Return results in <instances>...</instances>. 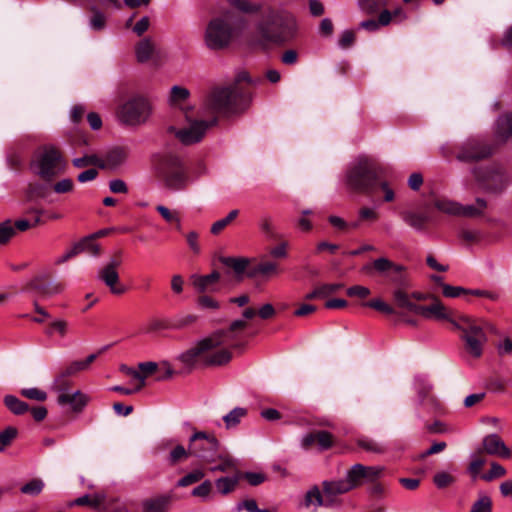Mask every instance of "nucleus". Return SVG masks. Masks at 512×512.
<instances>
[{"instance_id": "obj_1", "label": "nucleus", "mask_w": 512, "mask_h": 512, "mask_svg": "<svg viewBox=\"0 0 512 512\" xmlns=\"http://www.w3.org/2000/svg\"><path fill=\"white\" fill-rule=\"evenodd\" d=\"M247 327L242 319L234 320L227 330H218L198 341L195 346L178 356V360L187 368L222 366L230 362L232 354L229 348H240V333Z\"/></svg>"}, {"instance_id": "obj_2", "label": "nucleus", "mask_w": 512, "mask_h": 512, "mask_svg": "<svg viewBox=\"0 0 512 512\" xmlns=\"http://www.w3.org/2000/svg\"><path fill=\"white\" fill-rule=\"evenodd\" d=\"M258 33L263 41L281 44L290 40L296 31L294 16L280 8H268L258 23Z\"/></svg>"}, {"instance_id": "obj_3", "label": "nucleus", "mask_w": 512, "mask_h": 512, "mask_svg": "<svg viewBox=\"0 0 512 512\" xmlns=\"http://www.w3.org/2000/svg\"><path fill=\"white\" fill-rule=\"evenodd\" d=\"M380 165L371 157L360 156L347 169L346 185L357 193L370 194L378 184Z\"/></svg>"}, {"instance_id": "obj_4", "label": "nucleus", "mask_w": 512, "mask_h": 512, "mask_svg": "<svg viewBox=\"0 0 512 512\" xmlns=\"http://www.w3.org/2000/svg\"><path fill=\"white\" fill-rule=\"evenodd\" d=\"M240 27V19L231 11L212 18L205 31L207 47L214 50L227 47Z\"/></svg>"}, {"instance_id": "obj_5", "label": "nucleus", "mask_w": 512, "mask_h": 512, "mask_svg": "<svg viewBox=\"0 0 512 512\" xmlns=\"http://www.w3.org/2000/svg\"><path fill=\"white\" fill-rule=\"evenodd\" d=\"M244 92L237 84L214 88L205 101V108L212 114L229 115L239 110Z\"/></svg>"}, {"instance_id": "obj_6", "label": "nucleus", "mask_w": 512, "mask_h": 512, "mask_svg": "<svg viewBox=\"0 0 512 512\" xmlns=\"http://www.w3.org/2000/svg\"><path fill=\"white\" fill-rule=\"evenodd\" d=\"M452 325L462 332L461 338L465 342L466 350L472 356L480 357L482 347L487 340L482 326L467 316H460L458 321H452Z\"/></svg>"}, {"instance_id": "obj_7", "label": "nucleus", "mask_w": 512, "mask_h": 512, "mask_svg": "<svg viewBox=\"0 0 512 512\" xmlns=\"http://www.w3.org/2000/svg\"><path fill=\"white\" fill-rule=\"evenodd\" d=\"M33 167L37 175L50 181L65 170V161L58 148L46 145L42 148L35 160Z\"/></svg>"}, {"instance_id": "obj_8", "label": "nucleus", "mask_w": 512, "mask_h": 512, "mask_svg": "<svg viewBox=\"0 0 512 512\" xmlns=\"http://www.w3.org/2000/svg\"><path fill=\"white\" fill-rule=\"evenodd\" d=\"M159 173L171 190H181L188 182L186 171L180 158L174 154H164L159 161Z\"/></svg>"}, {"instance_id": "obj_9", "label": "nucleus", "mask_w": 512, "mask_h": 512, "mask_svg": "<svg viewBox=\"0 0 512 512\" xmlns=\"http://www.w3.org/2000/svg\"><path fill=\"white\" fill-rule=\"evenodd\" d=\"M151 114V105L146 98L134 95L127 99L118 109L119 120L129 126L145 123Z\"/></svg>"}, {"instance_id": "obj_10", "label": "nucleus", "mask_w": 512, "mask_h": 512, "mask_svg": "<svg viewBox=\"0 0 512 512\" xmlns=\"http://www.w3.org/2000/svg\"><path fill=\"white\" fill-rule=\"evenodd\" d=\"M492 153V146L484 138L471 137L457 146L455 157L460 162L471 163L486 159Z\"/></svg>"}, {"instance_id": "obj_11", "label": "nucleus", "mask_w": 512, "mask_h": 512, "mask_svg": "<svg viewBox=\"0 0 512 512\" xmlns=\"http://www.w3.org/2000/svg\"><path fill=\"white\" fill-rule=\"evenodd\" d=\"M187 125L183 128L175 130L176 138L184 145H192L202 140L207 130L217 123V118L214 116L209 120L192 119L188 112H185Z\"/></svg>"}, {"instance_id": "obj_12", "label": "nucleus", "mask_w": 512, "mask_h": 512, "mask_svg": "<svg viewBox=\"0 0 512 512\" xmlns=\"http://www.w3.org/2000/svg\"><path fill=\"white\" fill-rule=\"evenodd\" d=\"M189 443L192 456L201 458L206 462L216 460L219 441L214 434L205 431H196L189 438Z\"/></svg>"}, {"instance_id": "obj_13", "label": "nucleus", "mask_w": 512, "mask_h": 512, "mask_svg": "<svg viewBox=\"0 0 512 512\" xmlns=\"http://www.w3.org/2000/svg\"><path fill=\"white\" fill-rule=\"evenodd\" d=\"M472 174L479 186L487 192H501L507 185L504 173L496 166L475 167Z\"/></svg>"}, {"instance_id": "obj_14", "label": "nucleus", "mask_w": 512, "mask_h": 512, "mask_svg": "<svg viewBox=\"0 0 512 512\" xmlns=\"http://www.w3.org/2000/svg\"><path fill=\"white\" fill-rule=\"evenodd\" d=\"M373 268L381 275L388 276L390 281L397 286H406L407 278L404 274L405 267L400 264H396L393 261L385 257L375 259L371 265H366L363 270L369 272Z\"/></svg>"}, {"instance_id": "obj_15", "label": "nucleus", "mask_w": 512, "mask_h": 512, "mask_svg": "<svg viewBox=\"0 0 512 512\" xmlns=\"http://www.w3.org/2000/svg\"><path fill=\"white\" fill-rule=\"evenodd\" d=\"M384 468L381 466H365L363 464H354L346 472L353 489L366 483L376 482L383 474Z\"/></svg>"}, {"instance_id": "obj_16", "label": "nucleus", "mask_w": 512, "mask_h": 512, "mask_svg": "<svg viewBox=\"0 0 512 512\" xmlns=\"http://www.w3.org/2000/svg\"><path fill=\"white\" fill-rule=\"evenodd\" d=\"M481 451L501 458H510L512 454L505 442L496 433L488 434L482 439Z\"/></svg>"}, {"instance_id": "obj_17", "label": "nucleus", "mask_w": 512, "mask_h": 512, "mask_svg": "<svg viewBox=\"0 0 512 512\" xmlns=\"http://www.w3.org/2000/svg\"><path fill=\"white\" fill-rule=\"evenodd\" d=\"M314 444H317L320 451L328 450L334 444V437L330 432L321 430L307 433L301 439V446L304 449H309Z\"/></svg>"}, {"instance_id": "obj_18", "label": "nucleus", "mask_w": 512, "mask_h": 512, "mask_svg": "<svg viewBox=\"0 0 512 512\" xmlns=\"http://www.w3.org/2000/svg\"><path fill=\"white\" fill-rule=\"evenodd\" d=\"M221 275L217 271H213L208 275H197L191 276L192 285L198 293L206 292H218V282Z\"/></svg>"}, {"instance_id": "obj_19", "label": "nucleus", "mask_w": 512, "mask_h": 512, "mask_svg": "<svg viewBox=\"0 0 512 512\" xmlns=\"http://www.w3.org/2000/svg\"><path fill=\"white\" fill-rule=\"evenodd\" d=\"M28 288L36 291L41 297L48 298L63 291L64 286L58 282H44L43 277H35L28 283Z\"/></svg>"}, {"instance_id": "obj_20", "label": "nucleus", "mask_w": 512, "mask_h": 512, "mask_svg": "<svg viewBox=\"0 0 512 512\" xmlns=\"http://www.w3.org/2000/svg\"><path fill=\"white\" fill-rule=\"evenodd\" d=\"M416 314L421 315L425 318L448 320L451 323L452 321H456L455 319L451 318V312L438 300H435L429 306L419 305Z\"/></svg>"}, {"instance_id": "obj_21", "label": "nucleus", "mask_w": 512, "mask_h": 512, "mask_svg": "<svg viewBox=\"0 0 512 512\" xmlns=\"http://www.w3.org/2000/svg\"><path fill=\"white\" fill-rule=\"evenodd\" d=\"M338 505L337 500H331L324 490L321 492L316 486L310 489L305 496L306 507H314V509H316L318 507L332 508Z\"/></svg>"}, {"instance_id": "obj_22", "label": "nucleus", "mask_w": 512, "mask_h": 512, "mask_svg": "<svg viewBox=\"0 0 512 512\" xmlns=\"http://www.w3.org/2000/svg\"><path fill=\"white\" fill-rule=\"evenodd\" d=\"M57 403L61 406L69 405L74 412H81L88 403V397L80 390L69 391L58 395Z\"/></svg>"}, {"instance_id": "obj_23", "label": "nucleus", "mask_w": 512, "mask_h": 512, "mask_svg": "<svg viewBox=\"0 0 512 512\" xmlns=\"http://www.w3.org/2000/svg\"><path fill=\"white\" fill-rule=\"evenodd\" d=\"M98 279L110 289L111 293L120 295L126 292V288L119 285V274L117 270L103 266L98 272Z\"/></svg>"}, {"instance_id": "obj_24", "label": "nucleus", "mask_w": 512, "mask_h": 512, "mask_svg": "<svg viewBox=\"0 0 512 512\" xmlns=\"http://www.w3.org/2000/svg\"><path fill=\"white\" fill-rule=\"evenodd\" d=\"M127 159V153L123 148L116 147L108 151L101 158L100 169L115 170L120 167Z\"/></svg>"}, {"instance_id": "obj_25", "label": "nucleus", "mask_w": 512, "mask_h": 512, "mask_svg": "<svg viewBox=\"0 0 512 512\" xmlns=\"http://www.w3.org/2000/svg\"><path fill=\"white\" fill-rule=\"evenodd\" d=\"M171 502V495H159L144 499L141 503L142 512H167Z\"/></svg>"}, {"instance_id": "obj_26", "label": "nucleus", "mask_w": 512, "mask_h": 512, "mask_svg": "<svg viewBox=\"0 0 512 512\" xmlns=\"http://www.w3.org/2000/svg\"><path fill=\"white\" fill-rule=\"evenodd\" d=\"M322 487L324 492L331 500H337V495L347 493L353 489V485H351L347 476L345 479L341 480L324 481Z\"/></svg>"}, {"instance_id": "obj_27", "label": "nucleus", "mask_w": 512, "mask_h": 512, "mask_svg": "<svg viewBox=\"0 0 512 512\" xmlns=\"http://www.w3.org/2000/svg\"><path fill=\"white\" fill-rule=\"evenodd\" d=\"M135 54L139 63H145L157 55L158 50L151 38H144L136 45Z\"/></svg>"}, {"instance_id": "obj_28", "label": "nucleus", "mask_w": 512, "mask_h": 512, "mask_svg": "<svg viewBox=\"0 0 512 512\" xmlns=\"http://www.w3.org/2000/svg\"><path fill=\"white\" fill-rule=\"evenodd\" d=\"M414 390L417 394V404L425 405V401L429 396H433V385L431 382L422 375L415 376Z\"/></svg>"}, {"instance_id": "obj_29", "label": "nucleus", "mask_w": 512, "mask_h": 512, "mask_svg": "<svg viewBox=\"0 0 512 512\" xmlns=\"http://www.w3.org/2000/svg\"><path fill=\"white\" fill-rule=\"evenodd\" d=\"M487 208V201L484 198H476L474 204L462 205L460 204L459 216L467 218H477L484 215Z\"/></svg>"}, {"instance_id": "obj_30", "label": "nucleus", "mask_w": 512, "mask_h": 512, "mask_svg": "<svg viewBox=\"0 0 512 512\" xmlns=\"http://www.w3.org/2000/svg\"><path fill=\"white\" fill-rule=\"evenodd\" d=\"M400 216L408 226L416 231L424 230L428 221V217L425 214L413 211H403L400 213Z\"/></svg>"}, {"instance_id": "obj_31", "label": "nucleus", "mask_w": 512, "mask_h": 512, "mask_svg": "<svg viewBox=\"0 0 512 512\" xmlns=\"http://www.w3.org/2000/svg\"><path fill=\"white\" fill-rule=\"evenodd\" d=\"M407 286L408 284L406 286H398V288L393 291V298L398 307L416 314L419 305L413 303L410 296L404 291L403 288Z\"/></svg>"}, {"instance_id": "obj_32", "label": "nucleus", "mask_w": 512, "mask_h": 512, "mask_svg": "<svg viewBox=\"0 0 512 512\" xmlns=\"http://www.w3.org/2000/svg\"><path fill=\"white\" fill-rule=\"evenodd\" d=\"M3 401L5 406L15 415H23L30 410L26 402L14 395H6Z\"/></svg>"}, {"instance_id": "obj_33", "label": "nucleus", "mask_w": 512, "mask_h": 512, "mask_svg": "<svg viewBox=\"0 0 512 512\" xmlns=\"http://www.w3.org/2000/svg\"><path fill=\"white\" fill-rule=\"evenodd\" d=\"M247 415V409L243 407H236L231 410L228 414L223 417V421L225 423V427L227 429H231L236 427L241 419Z\"/></svg>"}, {"instance_id": "obj_34", "label": "nucleus", "mask_w": 512, "mask_h": 512, "mask_svg": "<svg viewBox=\"0 0 512 512\" xmlns=\"http://www.w3.org/2000/svg\"><path fill=\"white\" fill-rule=\"evenodd\" d=\"M220 262L224 266L233 269V271L236 274H242L245 271V269L247 268L248 264H249V259L242 258V257H240V258H236V257H221L220 258Z\"/></svg>"}, {"instance_id": "obj_35", "label": "nucleus", "mask_w": 512, "mask_h": 512, "mask_svg": "<svg viewBox=\"0 0 512 512\" xmlns=\"http://www.w3.org/2000/svg\"><path fill=\"white\" fill-rule=\"evenodd\" d=\"M192 452H190V445L186 449L183 445H176L169 453L167 461L171 466L186 460Z\"/></svg>"}, {"instance_id": "obj_36", "label": "nucleus", "mask_w": 512, "mask_h": 512, "mask_svg": "<svg viewBox=\"0 0 512 512\" xmlns=\"http://www.w3.org/2000/svg\"><path fill=\"white\" fill-rule=\"evenodd\" d=\"M434 207L440 212L452 216H459L460 203L448 199H436Z\"/></svg>"}, {"instance_id": "obj_37", "label": "nucleus", "mask_w": 512, "mask_h": 512, "mask_svg": "<svg viewBox=\"0 0 512 512\" xmlns=\"http://www.w3.org/2000/svg\"><path fill=\"white\" fill-rule=\"evenodd\" d=\"M68 378V375H66L63 371H60L59 374L54 378L51 389L58 395L69 392L72 383Z\"/></svg>"}, {"instance_id": "obj_38", "label": "nucleus", "mask_w": 512, "mask_h": 512, "mask_svg": "<svg viewBox=\"0 0 512 512\" xmlns=\"http://www.w3.org/2000/svg\"><path fill=\"white\" fill-rule=\"evenodd\" d=\"M238 215L239 210H231L226 217L219 219L212 224L210 229L211 233L214 235H218L226 226H228L233 220H235Z\"/></svg>"}, {"instance_id": "obj_39", "label": "nucleus", "mask_w": 512, "mask_h": 512, "mask_svg": "<svg viewBox=\"0 0 512 512\" xmlns=\"http://www.w3.org/2000/svg\"><path fill=\"white\" fill-rule=\"evenodd\" d=\"M72 164L76 168H85L88 166H96L100 168L101 157L96 154L85 155L83 157L74 158Z\"/></svg>"}, {"instance_id": "obj_40", "label": "nucleus", "mask_w": 512, "mask_h": 512, "mask_svg": "<svg viewBox=\"0 0 512 512\" xmlns=\"http://www.w3.org/2000/svg\"><path fill=\"white\" fill-rule=\"evenodd\" d=\"M103 501H104V496H101V495H98V494L93 495V496L83 495V496L78 497L77 499H75L73 502H71L70 506H74V505H77V506L88 505V506L97 508V507H99L102 504Z\"/></svg>"}, {"instance_id": "obj_41", "label": "nucleus", "mask_w": 512, "mask_h": 512, "mask_svg": "<svg viewBox=\"0 0 512 512\" xmlns=\"http://www.w3.org/2000/svg\"><path fill=\"white\" fill-rule=\"evenodd\" d=\"M237 483V477H221L215 481L217 490L223 495L232 492L235 489Z\"/></svg>"}, {"instance_id": "obj_42", "label": "nucleus", "mask_w": 512, "mask_h": 512, "mask_svg": "<svg viewBox=\"0 0 512 512\" xmlns=\"http://www.w3.org/2000/svg\"><path fill=\"white\" fill-rule=\"evenodd\" d=\"M120 371L130 377L136 382L135 390H141L145 386V375H142L139 371L125 364L120 366Z\"/></svg>"}, {"instance_id": "obj_43", "label": "nucleus", "mask_w": 512, "mask_h": 512, "mask_svg": "<svg viewBox=\"0 0 512 512\" xmlns=\"http://www.w3.org/2000/svg\"><path fill=\"white\" fill-rule=\"evenodd\" d=\"M17 434L18 430L13 426H8L3 431H0V452H3L12 443Z\"/></svg>"}, {"instance_id": "obj_44", "label": "nucleus", "mask_w": 512, "mask_h": 512, "mask_svg": "<svg viewBox=\"0 0 512 512\" xmlns=\"http://www.w3.org/2000/svg\"><path fill=\"white\" fill-rule=\"evenodd\" d=\"M388 2L389 0H359V5L365 13L374 14Z\"/></svg>"}, {"instance_id": "obj_45", "label": "nucleus", "mask_w": 512, "mask_h": 512, "mask_svg": "<svg viewBox=\"0 0 512 512\" xmlns=\"http://www.w3.org/2000/svg\"><path fill=\"white\" fill-rule=\"evenodd\" d=\"M216 459H218L220 463L211 467L212 472H226L236 468L235 460L228 455L222 456L217 454Z\"/></svg>"}, {"instance_id": "obj_46", "label": "nucleus", "mask_w": 512, "mask_h": 512, "mask_svg": "<svg viewBox=\"0 0 512 512\" xmlns=\"http://www.w3.org/2000/svg\"><path fill=\"white\" fill-rule=\"evenodd\" d=\"M205 474L202 470H199V469H196V470H193L191 472H189L188 474H186L185 476H183L182 478H180L177 482V486L178 487H187L189 485H192L198 481H200L202 478H204Z\"/></svg>"}, {"instance_id": "obj_47", "label": "nucleus", "mask_w": 512, "mask_h": 512, "mask_svg": "<svg viewBox=\"0 0 512 512\" xmlns=\"http://www.w3.org/2000/svg\"><path fill=\"white\" fill-rule=\"evenodd\" d=\"M278 273V265L272 261H264L259 263L254 269L251 275L261 274L265 276L273 275Z\"/></svg>"}, {"instance_id": "obj_48", "label": "nucleus", "mask_w": 512, "mask_h": 512, "mask_svg": "<svg viewBox=\"0 0 512 512\" xmlns=\"http://www.w3.org/2000/svg\"><path fill=\"white\" fill-rule=\"evenodd\" d=\"M492 500L485 494H480L477 501L471 507L470 512H491Z\"/></svg>"}, {"instance_id": "obj_49", "label": "nucleus", "mask_w": 512, "mask_h": 512, "mask_svg": "<svg viewBox=\"0 0 512 512\" xmlns=\"http://www.w3.org/2000/svg\"><path fill=\"white\" fill-rule=\"evenodd\" d=\"M427 410L428 413L441 415L444 413V406L440 400L435 396H429L425 401V405H419Z\"/></svg>"}, {"instance_id": "obj_50", "label": "nucleus", "mask_w": 512, "mask_h": 512, "mask_svg": "<svg viewBox=\"0 0 512 512\" xmlns=\"http://www.w3.org/2000/svg\"><path fill=\"white\" fill-rule=\"evenodd\" d=\"M20 394L27 399L39 402H43L47 399V393L37 387L23 388L20 390Z\"/></svg>"}, {"instance_id": "obj_51", "label": "nucleus", "mask_w": 512, "mask_h": 512, "mask_svg": "<svg viewBox=\"0 0 512 512\" xmlns=\"http://www.w3.org/2000/svg\"><path fill=\"white\" fill-rule=\"evenodd\" d=\"M43 488L44 482L39 478H35L23 485L20 490L23 494L38 495L41 493Z\"/></svg>"}, {"instance_id": "obj_52", "label": "nucleus", "mask_w": 512, "mask_h": 512, "mask_svg": "<svg viewBox=\"0 0 512 512\" xmlns=\"http://www.w3.org/2000/svg\"><path fill=\"white\" fill-rule=\"evenodd\" d=\"M357 445L360 448H362L368 452H373V453H383L384 452V447L381 444L377 443L376 441H374L372 439L366 438V437L359 438L357 440Z\"/></svg>"}, {"instance_id": "obj_53", "label": "nucleus", "mask_w": 512, "mask_h": 512, "mask_svg": "<svg viewBox=\"0 0 512 512\" xmlns=\"http://www.w3.org/2000/svg\"><path fill=\"white\" fill-rule=\"evenodd\" d=\"M189 95L190 93L188 89L175 85L171 88L170 103L172 105L181 103L185 101L189 97Z\"/></svg>"}, {"instance_id": "obj_54", "label": "nucleus", "mask_w": 512, "mask_h": 512, "mask_svg": "<svg viewBox=\"0 0 512 512\" xmlns=\"http://www.w3.org/2000/svg\"><path fill=\"white\" fill-rule=\"evenodd\" d=\"M93 16L90 19V27L93 30L100 31L104 29L106 25V17L105 15L99 11L97 8H92Z\"/></svg>"}, {"instance_id": "obj_55", "label": "nucleus", "mask_w": 512, "mask_h": 512, "mask_svg": "<svg viewBox=\"0 0 512 512\" xmlns=\"http://www.w3.org/2000/svg\"><path fill=\"white\" fill-rule=\"evenodd\" d=\"M506 475V469L497 462L491 463V468L488 473L482 476V479L489 482L495 478L503 477Z\"/></svg>"}, {"instance_id": "obj_56", "label": "nucleus", "mask_w": 512, "mask_h": 512, "mask_svg": "<svg viewBox=\"0 0 512 512\" xmlns=\"http://www.w3.org/2000/svg\"><path fill=\"white\" fill-rule=\"evenodd\" d=\"M57 332L61 337H65L68 333V323L65 320L58 319L51 322L49 329L46 331L48 335Z\"/></svg>"}, {"instance_id": "obj_57", "label": "nucleus", "mask_w": 512, "mask_h": 512, "mask_svg": "<svg viewBox=\"0 0 512 512\" xmlns=\"http://www.w3.org/2000/svg\"><path fill=\"white\" fill-rule=\"evenodd\" d=\"M81 244H83V252H86L92 256H98L100 254V246L99 244L94 242V236H87L81 239Z\"/></svg>"}, {"instance_id": "obj_58", "label": "nucleus", "mask_w": 512, "mask_h": 512, "mask_svg": "<svg viewBox=\"0 0 512 512\" xmlns=\"http://www.w3.org/2000/svg\"><path fill=\"white\" fill-rule=\"evenodd\" d=\"M442 293L445 297L455 298L463 294H469V290L460 286H452L449 284H442Z\"/></svg>"}, {"instance_id": "obj_59", "label": "nucleus", "mask_w": 512, "mask_h": 512, "mask_svg": "<svg viewBox=\"0 0 512 512\" xmlns=\"http://www.w3.org/2000/svg\"><path fill=\"white\" fill-rule=\"evenodd\" d=\"M15 234V229L11 221H5L0 224V243L8 242Z\"/></svg>"}, {"instance_id": "obj_60", "label": "nucleus", "mask_w": 512, "mask_h": 512, "mask_svg": "<svg viewBox=\"0 0 512 512\" xmlns=\"http://www.w3.org/2000/svg\"><path fill=\"white\" fill-rule=\"evenodd\" d=\"M365 305L387 315L394 313V309L381 299L370 300Z\"/></svg>"}, {"instance_id": "obj_61", "label": "nucleus", "mask_w": 512, "mask_h": 512, "mask_svg": "<svg viewBox=\"0 0 512 512\" xmlns=\"http://www.w3.org/2000/svg\"><path fill=\"white\" fill-rule=\"evenodd\" d=\"M170 328H172L171 324H169L167 320L154 318L149 321L147 331L148 332H158V331L166 330V329H170Z\"/></svg>"}, {"instance_id": "obj_62", "label": "nucleus", "mask_w": 512, "mask_h": 512, "mask_svg": "<svg viewBox=\"0 0 512 512\" xmlns=\"http://www.w3.org/2000/svg\"><path fill=\"white\" fill-rule=\"evenodd\" d=\"M454 481L455 478L446 472H439L434 476V483L438 488H445L451 485Z\"/></svg>"}, {"instance_id": "obj_63", "label": "nucleus", "mask_w": 512, "mask_h": 512, "mask_svg": "<svg viewBox=\"0 0 512 512\" xmlns=\"http://www.w3.org/2000/svg\"><path fill=\"white\" fill-rule=\"evenodd\" d=\"M73 188L74 183L70 178L62 179L53 185V190L58 194L69 193Z\"/></svg>"}, {"instance_id": "obj_64", "label": "nucleus", "mask_w": 512, "mask_h": 512, "mask_svg": "<svg viewBox=\"0 0 512 512\" xmlns=\"http://www.w3.org/2000/svg\"><path fill=\"white\" fill-rule=\"evenodd\" d=\"M156 210L159 212V214L167 221V222H176L180 223V218L178 216V213L175 211H170L167 207L163 205H158L156 207Z\"/></svg>"}]
</instances>
